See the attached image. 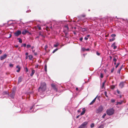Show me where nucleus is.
<instances>
[{
  "instance_id": "obj_45",
  "label": "nucleus",
  "mask_w": 128,
  "mask_h": 128,
  "mask_svg": "<svg viewBox=\"0 0 128 128\" xmlns=\"http://www.w3.org/2000/svg\"><path fill=\"white\" fill-rule=\"evenodd\" d=\"M115 100L114 99H112L111 100V102H115Z\"/></svg>"
},
{
  "instance_id": "obj_42",
  "label": "nucleus",
  "mask_w": 128,
  "mask_h": 128,
  "mask_svg": "<svg viewBox=\"0 0 128 128\" xmlns=\"http://www.w3.org/2000/svg\"><path fill=\"white\" fill-rule=\"evenodd\" d=\"M94 126V124L93 123L91 125H90V127L91 128H92Z\"/></svg>"
},
{
  "instance_id": "obj_28",
  "label": "nucleus",
  "mask_w": 128,
  "mask_h": 128,
  "mask_svg": "<svg viewBox=\"0 0 128 128\" xmlns=\"http://www.w3.org/2000/svg\"><path fill=\"white\" fill-rule=\"evenodd\" d=\"M44 70L46 72H47V66L46 64L44 66Z\"/></svg>"
},
{
  "instance_id": "obj_49",
  "label": "nucleus",
  "mask_w": 128,
  "mask_h": 128,
  "mask_svg": "<svg viewBox=\"0 0 128 128\" xmlns=\"http://www.w3.org/2000/svg\"><path fill=\"white\" fill-rule=\"evenodd\" d=\"M4 93L5 94H8L9 95L8 92L7 91H6V92H4Z\"/></svg>"
},
{
  "instance_id": "obj_38",
  "label": "nucleus",
  "mask_w": 128,
  "mask_h": 128,
  "mask_svg": "<svg viewBox=\"0 0 128 128\" xmlns=\"http://www.w3.org/2000/svg\"><path fill=\"white\" fill-rule=\"evenodd\" d=\"M120 64V63L119 62L115 66L116 68H117L118 67V66Z\"/></svg>"
},
{
  "instance_id": "obj_25",
  "label": "nucleus",
  "mask_w": 128,
  "mask_h": 128,
  "mask_svg": "<svg viewBox=\"0 0 128 128\" xmlns=\"http://www.w3.org/2000/svg\"><path fill=\"white\" fill-rule=\"evenodd\" d=\"M26 44H22L21 46L22 47L24 46V47H26Z\"/></svg>"
},
{
  "instance_id": "obj_37",
  "label": "nucleus",
  "mask_w": 128,
  "mask_h": 128,
  "mask_svg": "<svg viewBox=\"0 0 128 128\" xmlns=\"http://www.w3.org/2000/svg\"><path fill=\"white\" fill-rule=\"evenodd\" d=\"M121 70V69L119 68L118 70V71H117L118 73L120 74V70Z\"/></svg>"
},
{
  "instance_id": "obj_46",
  "label": "nucleus",
  "mask_w": 128,
  "mask_h": 128,
  "mask_svg": "<svg viewBox=\"0 0 128 128\" xmlns=\"http://www.w3.org/2000/svg\"><path fill=\"white\" fill-rule=\"evenodd\" d=\"M114 70V68H112L111 70V72L112 73L113 72Z\"/></svg>"
},
{
  "instance_id": "obj_57",
  "label": "nucleus",
  "mask_w": 128,
  "mask_h": 128,
  "mask_svg": "<svg viewBox=\"0 0 128 128\" xmlns=\"http://www.w3.org/2000/svg\"><path fill=\"white\" fill-rule=\"evenodd\" d=\"M39 38V36H36V38H35V39H36V38Z\"/></svg>"
},
{
  "instance_id": "obj_26",
  "label": "nucleus",
  "mask_w": 128,
  "mask_h": 128,
  "mask_svg": "<svg viewBox=\"0 0 128 128\" xmlns=\"http://www.w3.org/2000/svg\"><path fill=\"white\" fill-rule=\"evenodd\" d=\"M104 127V125L102 124L100 125L98 127V128H103Z\"/></svg>"
},
{
  "instance_id": "obj_51",
  "label": "nucleus",
  "mask_w": 128,
  "mask_h": 128,
  "mask_svg": "<svg viewBox=\"0 0 128 128\" xmlns=\"http://www.w3.org/2000/svg\"><path fill=\"white\" fill-rule=\"evenodd\" d=\"M84 39L86 40H88V37H87L86 36L85 38H84Z\"/></svg>"
},
{
  "instance_id": "obj_32",
  "label": "nucleus",
  "mask_w": 128,
  "mask_h": 128,
  "mask_svg": "<svg viewBox=\"0 0 128 128\" xmlns=\"http://www.w3.org/2000/svg\"><path fill=\"white\" fill-rule=\"evenodd\" d=\"M118 94H119V95H120V94H121V92H120L118 90H116Z\"/></svg>"
},
{
  "instance_id": "obj_21",
  "label": "nucleus",
  "mask_w": 128,
  "mask_h": 128,
  "mask_svg": "<svg viewBox=\"0 0 128 128\" xmlns=\"http://www.w3.org/2000/svg\"><path fill=\"white\" fill-rule=\"evenodd\" d=\"M59 45V44L58 42H57L56 43V44H54V47H56L58 46Z\"/></svg>"
},
{
  "instance_id": "obj_50",
  "label": "nucleus",
  "mask_w": 128,
  "mask_h": 128,
  "mask_svg": "<svg viewBox=\"0 0 128 128\" xmlns=\"http://www.w3.org/2000/svg\"><path fill=\"white\" fill-rule=\"evenodd\" d=\"M97 96H97V98L98 100H100V96H98V95H97Z\"/></svg>"
},
{
  "instance_id": "obj_48",
  "label": "nucleus",
  "mask_w": 128,
  "mask_h": 128,
  "mask_svg": "<svg viewBox=\"0 0 128 128\" xmlns=\"http://www.w3.org/2000/svg\"><path fill=\"white\" fill-rule=\"evenodd\" d=\"M124 67V66L122 64V65L121 66H120V68L121 69H122V68Z\"/></svg>"
},
{
  "instance_id": "obj_34",
  "label": "nucleus",
  "mask_w": 128,
  "mask_h": 128,
  "mask_svg": "<svg viewBox=\"0 0 128 128\" xmlns=\"http://www.w3.org/2000/svg\"><path fill=\"white\" fill-rule=\"evenodd\" d=\"M115 86L114 85H112L111 86V88L112 89H114L115 88Z\"/></svg>"
},
{
  "instance_id": "obj_55",
  "label": "nucleus",
  "mask_w": 128,
  "mask_h": 128,
  "mask_svg": "<svg viewBox=\"0 0 128 128\" xmlns=\"http://www.w3.org/2000/svg\"><path fill=\"white\" fill-rule=\"evenodd\" d=\"M36 68H38V65L35 66Z\"/></svg>"
},
{
  "instance_id": "obj_54",
  "label": "nucleus",
  "mask_w": 128,
  "mask_h": 128,
  "mask_svg": "<svg viewBox=\"0 0 128 128\" xmlns=\"http://www.w3.org/2000/svg\"><path fill=\"white\" fill-rule=\"evenodd\" d=\"M31 11V10H28L26 12H30Z\"/></svg>"
},
{
  "instance_id": "obj_14",
  "label": "nucleus",
  "mask_w": 128,
  "mask_h": 128,
  "mask_svg": "<svg viewBox=\"0 0 128 128\" xmlns=\"http://www.w3.org/2000/svg\"><path fill=\"white\" fill-rule=\"evenodd\" d=\"M22 78L21 76L19 77L18 78V84H19L20 82H22Z\"/></svg>"
},
{
  "instance_id": "obj_22",
  "label": "nucleus",
  "mask_w": 128,
  "mask_h": 128,
  "mask_svg": "<svg viewBox=\"0 0 128 128\" xmlns=\"http://www.w3.org/2000/svg\"><path fill=\"white\" fill-rule=\"evenodd\" d=\"M17 39L19 40V42L20 43H22V41L21 39L20 38H17Z\"/></svg>"
},
{
  "instance_id": "obj_10",
  "label": "nucleus",
  "mask_w": 128,
  "mask_h": 128,
  "mask_svg": "<svg viewBox=\"0 0 128 128\" xmlns=\"http://www.w3.org/2000/svg\"><path fill=\"white\" fill-rule=\"evenodd\" d=\"M115 44L116 42H114L111 45V47H113V49L114 50L116 49L117 48V46H116Z\"/></svg>"
},
{
  "instance_id": "obj_2",
  "label": "nucleus",
  "mask_w": 128,
  "mask_h": 128,
  "mask_svg": "<svg viewBox=\"0 0 128 128\" xmlns=\"http://www.w3.org/2000/svg\"><path fill=\"white\" fill-rule=\"evenodd\" d=\"M114 110L113 108H112L107 110L106 112L108 115L111 116L114 114Z\"/></svg>"
},
{
  "instance_id": "obj_61",
  "label": "nucleus",
  "mask_w": 128,
  "mask_h": 128,
  "mask_svg": "<svg viewBox=\"0 0 128 128\" xmlns=\"http://www.w3.org/2000/svg\"><path fill=\"white\" fill-rule=\"evenodd\" d=\"M119 96H120V98H121L122 97V95H121V94H120V95H119Z\"/></svg>"
},
{
  "instance_id": "obj_31",
  "label": "nucleus",
  "mask_w": 128,
  "mask_h": 128,
  "mask_svg": "<svg viewBox=\"0 0 128 128\" xmlns=\"http://www.w3.org/2000/svg\"><path fill=\"white\" fill-rule=\"evenodd\" d=\"M105 82H105V81L104 82H103V83H102V88H103L104 87V85L105 84Z\"/></svg>"
},
{
  "instance_id": "obj_4",
  "label": "nucleus",
  "mask_w": 128,
  "mask_h": 128,
  "mask_svg": "<svg viewBox=\"0 0 128 128\" xmlns=\"http://www.w3.org/2000/svg\"><path fill=\"white\" fill-rule=\"evenodd\" d=\"M88 122H85L83 123L80 126L81 128H87Z\"/></svg>"
},
{
  "instance_id": "obj_33",
  "label": "nucleus",
  "mask_w": 128,
  "mask_h": 128,
  "mask_svg": "<svg viewBox=\"0 0 128 128\" xmlns=\"http://www.w3.org/2000/svg\"><path fill=\"white\" fill-rule=\"evenodd\" d=\"M33 106L32 107H31L30 108V110L29 111V112H34L32 111V110L33 108Z\"/></svg>"
},
{
  "instance_id": "obj_44",
  "label": "nucleus",
  "mask_w": 128,
  "mask_h": 128,
  "mask_svg": "<svg viewBox=\"0 0 128 128\" xmlns=\"http://www.w3.org/2000/svg\"><path fill=\"white\" fill-rule=\"evenodd\" d=\"M100 77L101 78H102L103 77V75L102 73H101L100 74Z\"/></svg>"
},
{
  "instance_id": "obj_23",
  "label": "nucleus",
  "mask_w": 128,
  "mask_h": 128,
  "mask_svg": "<svg viewBox=\"0 0 128 128\" xmlns=\"http://www.w3.org/2000/svg\"><path fill=\"white\" fill-rule=\"evenodd\" d=\"M39 36H40L42 37H44V36L43 35V34H42V33L41 32H39Z\"/></svg>"
},
{
  "instance_id": "obj_47",
  "label": "nucleus",
  "mask_w": 128,
  "mask_h": 128,
  "mask_svg": "<svg viewBox=\"0 0 128 128\" xmlns=\"http://www.w3.org/2000/svg\"><path fill=\"white\" fill-rule=\"evenodd\" d=\"M82 40H83V38H82V37L80 38L79 39V40L80 41H82Z\"/></svg>"
},
{
  "instance_id": "obj_24",
  "label": "nucleus",
  "mask_w": 128,
  "mask_h": 128,
  "mask_svg": "<svg viewBox=\"0 0 128 128\" xmlns=\"http://www.w3.org/2000/svg\"><path fill=\"white\" fill-rule=\"evenodd\" d=\"M115 39V38H112V39H110L109 41L110 42H111L113 41Z\"/></svg>"
},
{
  "instance_id": "obj_13",
  "label": "nucleus",
  "mask_w": 128,
  "mask_h": 128,
  "mask_svg": "<svg viewBox=\"0 0 128 128\" xmlns=\"http://www.w3.org/2000/svg\"><path fill=\"white\" fill-rule=\"evenodd\" d=\"M64 32H65V30H69V28L68 25H66L64 26Z\"/></svg>"
},
{
  "instance_id": "obj_8",
  "label": "nucleus",
  "mask_w": 128,
  "mask_h": 128,
  "mask_svg": "<svg viewBox=\"0 0 128 128\" xmlns=\"http://www.w3.org/2000/svg\"><path fill=\"white\" fill-rule=\"evenodd\" d=\"M51 85L52 87L53 88L54 90H55L56 92H57L58 90L55 85L54 84H51Z\"/></svg>"
},
{
  "instance_id": "obj_52",
  "label": "nucleus",
  "mask_w": 128,
  "mask_h": 128,
  "mask_svg": "<svg viewBox=\"0 0 128 128\" xmlns=\"http://www.w3.org/2000/svg\"><path fill=\"white\" fill-rule=\"evenodd\" d=\"M25 69H26V72H27L28 71V70L27 68V67H26Z\"/></svg>"
},
{
  "instance_id": "obj_18",
  "label": "nucleus",
  "mask_w": 128,
  "mask_h": 128,
  "mask_svg": "<svg viewBox=\"0 0 128 128\" xmlns=\"http://www.w3.org/2000/svg\"><path fill=\"white\" fill-rule=\"evenodd\" d=\"M16 68H18V69L16 70V72H19L20 70V68L18 65L16 66Z\"/></svg>"
},
{
  "instance_id": "obj_30",
  "label": "nucleus",
  "mask_w": 128,
  "mask_h": 128,
  "mask_svg": "<svg viewBox=\"0 0 128 128\" xmlns=\"http://www.w3.org/2000/svg\"><path fill=\"white\" fill-rule=\"evenodd\" d=\"M31 47V46L29 44H28L26 46V47L27 48H29Z\"/></svg>"
},
{
  "instance_id": "obj_3",
  "label": "nucleus",
  "mask_w": 128,
  "mask_h": 128,
  "mask_svg": "<svg viewBox=\"0 0 128 128\" xmlns=\"http://www.w3.org/2000/svg\"><path fill=\"white\" fill-rule=\"evenodd\" d=\"M103 110V107L102 105H100L96 110V112L97 114H100L102 112Z\"/></svg>"
},
{
  "instance_id": "obj_6",
  "label": "nucleus",
  "mask_w": 128,
  "mask_h": 128,
  "mask_svg": "<svg viewBox=\"0 0 128 128\" xmlns=\"http://www.w3.org/2000/svg\"><path fill=\"white\" fill-rule=\"evenodd\" d=\"M21 34V32L20 30H18L16 32H15L14 34V35L16 36H18Z\"/></svg>"
},
{
  "instance_id": "obj_11",
  "label": "nucleus",
  "mask_w": 128,
  "mask_h": 128,
  "mask_svg": "<svg viewBox=\"0 0 128 128\" xmlns=\"http://www.w3.org/2000/svg\"><path fill=\"white\" fill-rule=\"evenodd\" d=\"M123 102H124V101L123 100H120V102H116V105H120L122 104Z\"/></svg>"
},
{
  "instance_id": "obj_59",
  "label": "nucleus",
  "mask_w": 128,
  "mask_h": 128,
  "mask_svg": "<svg viewBox=\"0 0 128 128\" xmlns=\"http://www.w3.org/2000/svg\"><path fill=\"white\" fill-rule=\"evenodd\" d=\"M10 36L8 37V38H10L12 36V35L11 34H10Z\"/></svg>"
},
{
  "instance_id": "obj_16",
  "label": "nucleus",
  "mask_w": 128,
  "mask_h": 128,
  "mask_svg": "<svg viewBox=\"0 0 128 128\" xmlns=\"http://www.w3.org/2000/svg\"><path fill=\"white\" fill-rule=\"evenodd\" d=\"M28 31L26 30H24L22 31V34L24 35L27 33H28Z\"/></svg>"
},
{
  "instance_id": "obj_20",
  "label": "nucleus",
  "mask_w": 128,
  "mask_h": 128,
  "mask_svg": "<svg viewBox=\"0 0 128 128\" xmlns=\"http://www.w3.org/2000/svg\"><path fill=\"white\" fill-rule=\"evenodd\" d=\"M87 28H82V32H84L85 31H87Z\"/></svg>"
},
{
  "instance_id": "obj_27",
  "label": "nucleus",
  "mask_w": 128,
  "mask_h": 128,
  "mask_svg": "<svg viewBox=\"0 0 128 128\" xmlns=\"http://www.w3.org/2000/svg\"><path fill=\"white\" fill-rule=\"evenodd\" d=\"M58 50V48H56L52 52V53H54L56 52V51Z\"/></svg>"
},
{
  "instance_id": "obj_36",
  "label": "nucleus",
  "mask_w": 128,
  "mask_h": 128,
  "mask_svg": "<svg viewBox=\"0 0 128 128\" xmlns=\"http://www.w3.org/2000/svg\"><path fill=\"white\" fill-rule=\"evenodd\" d=\"M48 48V45H46V46H45V47H44V50H46V49Z\"/></svg>"
},
{
  "instance_id": "obj_62",
  "label": "nucleus",
  "mask_w": 128,
  "mask_h": 128,
  "mask_svg": "<svg viewBox=\"0 0 128 128\" xmlns=\"http://www.w3.org/2000/svg\"><path fill=\"white\" fill-rule=\"evenodd\" d=\"M90 36V35L88 34V35H87L86 36L88 38V37H89Z\"/></svg>"
},
{
  "instance_id": "obj_43",
  "label": "nucleus",
  "mask_w": 128,
  "mask_h": 128,
  "mask_svg": "<svg viewBox=\"0 0 128 128\" xmlns=\"http://www.w3.org/2000/svg\"><path fill=\"white\" fill-rule=\"evenodd\" d=\"M106 114H104L102 116V118H105V116H106Z\"/></svg>"
},
{
  "instance_id": "obj_1",
  "label": "nucleus",
  "mask_w": 128,
  "mask_h": 128,
  "mask_svg": "<svg viewBox=\"0 0 128 128\" xmlns=\"http://www.w3.org/2000/svg\"><path fill=\"white\" fill-rule=\"evenodd\" d=\"M46 83L44 82H41L40 84V86L38 89V90L41 94H43L46 90Z\"/></svg>"
},
{
  "instance_id": "obj_64",
  "label": "nucleus",
  "mask_w": 128,
  "mask_h": 128,
  "mask_svg": "<svg viewBox=\"0 0 128 128\" xmlns=\"http://www.w3.org/2000/svg\"><path fill=\"white\" fill-rule=\"evenodd\" d=\"M89 49L88 48L86 49V51H89Z\"/></svg>"
},
{
  "instance_id": "obj_29",
  "label": "nucleus",
  "mask_w": 128,
  "mask_h": 128,
  "mask_svg": "<svg viewBox=\"0 0 128 128\" xmlns=\"http://www.w3.org/2000/svg\"><path fill=\"white\" fill-rule=\"evenodd\" d=\"M116 36V35L115 34H112L111 35V36L112 37V38H114Z\"/></svg>"
},
{
  "instance_id": "obj_9",
  "label": "nucleus",
  "mask_w": 128,
  "mask_h": 128,
  "mask_svg": "<svg viewBox=\"0 0 128 128\" xmlns=\"http://www.w3.org/2000/svg\"><path fill=\"white\" fill-rule=\"evenodd\" d=\"M15 95V92L13 91L9 95V96H10L12 98H14Z\"/></svg>"
},
{
  "instance_id": "obj_12",
  "label": "nucleus",
  "mask_w": 128,
  "mask_h": 128,
  "mask_svg": "<svg viewBox=\"0 0 128 128\" xmlns=\"http://www.w3.org/2000/svg\"><path fill=\"white\" fill-rule=\"evenodd\" d=\"M97 96H97L96 97V98L92 100V101L90 104V105L92 104L95 102Z\"/></svg>"
},
{
  "instance_id": "obj_19",
  "label": "nucleus",
  "mask_w": 128,
  "mask_h": 128,
  "mask_svg": "<svg viewBox=\"0 0 128 128\" xmlns=\"http://www.w3.org/2000/svg\"><path fill=\"white\" fill-rule=\"evenodd\" d=\"M28 56L29 57L30 60H32L33 56L32 55L30 54Z\"/></svg>"
},
{
  "instance_id": "obj_63",
  "label": "nucleus",
  "mask_w": 128,
  "mask_h": 128,
  "mask_svg": "<svg viewBox=\"0 0 128 128\" xmlns=\"http://www.w3.org/2000/svg\"><path fill=\"white\" fill-rule=\"evenodd\" d=\"M2 52V51L1 50H0V54Z\"/></svg>"
},
{
  "instance_id": "obj_7",
  "label": "nucleus",
  "mask_w": 128,
  "mask_h": 128,
  "mask_svg": "<svg viewBox=\"0 0 128 128\" xmlns=\"http://www.w3.org/2000/svg\"><path fill=\"white\" fill-rule=\"evenodd\" d=\"M7 57V55L5 54L0 57V59L1 60H2L6 58Z\"/></svg>"
},
{
  "instance_id": "obj_5",
  "label": "nucleus",
  "mask_w": 128,
  "mask_h": 128,
  "mask_svg": "<svg viewBox=\"0 0 128 128\" xmlns=\"http://www.w3.org/2000/svg\"><path fill=\"white\" fill-rule=\"evenodd\" d=\"M125 83V81L122 82H120L119 85V87L121 88H123L124 86Z\"/></svg>"
},
{
  "instance_id": "obj_53",
  "label": "nucleus",
  "mask_w": 128,
  "mask_h": 128,
  "mask_svg": "<svg viewBox=\"0 0 128 128\" xmlns=\"http://www.w3.org/2000/svg\"><path fill=\"white\" fill-rule=\"evenodd\" d=\"M96 54L98 56H99L100 55V54L98 52H96Z\"/></svg>"
},
{
  "instance_id": "obj_58",
  "label": "nucleus",
  "mask_w": 128,
  "mask_h": 128,
  "mask_svg": "<svg viewBox=\"0 0 128 128\" xmlns=\"http://www.w3.org/2000/svg\"><path fill=\"white\" fill-rule=\"evenodd\" d=\"M38 29L39 30H40L41 29V27L40 26H38Z\"/></svg>"
},
{
  "instance_id": "obj_35",
  "label": "nucleus",
  "mask_w": 128,
  "mask_h": 128,
  "mask_svg": "<svg viewBox=\"0 0 128 128\" xmlns=\"http://www.w3.org/2000/svg\"><path fill=\"white\" fill-rule=\"evenodd\" d=\"M104 94L105 96L107 97H108V96L107 95V92H106L105 91L104 92Z\"/></svg>"
},
{
  "instance_id": "obj_15",
  "label": "nucleus",
  "mask_w": 128,
  "mask_h": 128,
  "mask_svg": "<svg viewBox=\"0 0 128 128\" xmlns=\"http://www.w3.org/2000/svg\"><path fill=\"white\" fill-rule=\"evenodd\" d=\"M82 112L80 113V115H82L84 114L86 110L85 108H84L82 109Z\"/></svg>"
},
{
  "instance_id": "obj_56",
  "label": "nucleus",
  "mask_w": 128,
  "mask_h": 128,
  "mask_svg": "<svg viewBox=\"0 0 128 128\" xmlns=\"http://www.w3.org/2000/svg\"><path fill=\"white\" fill-rule=\"evenodd\" d=\"M109 57L110 58V60H111L112 58V56H109Z\"/></svg>"
},
{
  "instance_id": "obj_17",
  "label": "nucleus",
  "mask_w": 128,
  "mask_h": 128,
  "mask_svg": "<svg viewBox=\"0 0 128 128\" xmlns=\"http://www.w3.org/2000/svg\"><path fill=\"white\" fill-rule=\"evenodd\" d=\"M35 72V70H32V72L30 74V76L32 77L33 75L34 74Z\"/></svg>"
},
{
  "instance_id": "obj_41",
  "label": "nucleus",
  "mask_w": 128,
  "mask_h": 128,
  "mask_svg": "<svg viewBox=\"0 0 128 128\" xmlns=\"http://www.w3.org/2000/svg\"><path fill=\"white\" fill-rule=\"evenodd\" d=\"M113 60L114 62H116L117 61L116 59L114 58L113 59Z\"/></svg>"
},
{
  "instance_id": "obj_40",
  "label": "nucleus",
  "mask_w": 128,
  "mask_h": 128,
  "mask_svg": "<svg viewBox=\"0 0 128 128\" xmlns=\"http://www.w3.org/2000/svg\"><path fill=\"white\" fill-rule=\"evenodd\" d=\"M13 64H9V66L10 67H12L13 66Z\"/></svg>"
},
{
  "instance_id": "obj_60",
  "label": "nucleus",
  "mask_w": 128,
  "mask_h": 128,
  "mask_svg": "<svg viewBox=\"0 0 128 128\" xmlns=\"http://www.w3.org/2000/svg\"><path fill=\"white\" fill-rule=\"evenodd\" d=\"M28 54V52H26L25 53V55L27 56Z\"/></svg>"
},
{
  "instance_id": "obj_39",
  "label": "nucleus",
  "mask_w": 128,
  "mask_h": 128,
  "mask_svg": "<svg viewBox=\"0 0 128 128\" xmlns=\"http://www.w3.org/2000/svg\"><path fill=\"white\" fill-rule=\"evenodd\" d=\"M82 50L83 52H84L86 51V49L84 48H82Z\"/></svg>"
}]
</instances>
